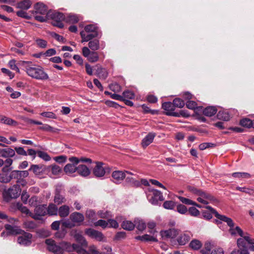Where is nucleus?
<instances>
[{"label": "nucleus", "mask_w": 254, "mask_h": 254, "mask_svg": "<svg viewBox=\"0 0 254 254\" xmlns=\"http://www.w3.org/2000/svg\"><path fill=\"white\" fill-rule=\"evenodd\" d=\"M94 225L95 226H101L103 228H105L106 227H108V223L107 222V221H106L105 220L101 219L95 222Z\"/></svg>", "instance_id": "obj_58"}, {"label": "nucleus", "mask_w": 254, "mask_h": 254, "mask_svg": "<svg viewBox=\"0 0 254 254\" xmlns=\"http://www.w3.org/2000/svg\"><path fill=\"white\" fill-rule=\"evenodd\" d=\"M103 165V163L102 162H96V166L93 170V173L95 177H102L104 176L105 170Z\"/></svg>", "instance_id": "obj_17"}, {"label": "nucleus", "mask_w": 254, "mask_h": 254, "mask_svg": "<svg viewBox=\"0 0 254 254\" xmlns=\"http://www.w3.org/2000/svg\"><path fill=\"white\" fill-rule=\"evenodd\" d=\"M109 88L114 92H120L122 90L121 86L117 82L109 84Z\"/></svg>", "instance_id": "obj_49"}, {"label": "nucleus", "mask_w": 254, "mask_h": 254, "mask_svg": "<svg viewBox=\"0 0 254 254\" xmlns=\"http://www.w3.org/2000/svg\"><path fill=\"white\" fill-rule=\"evenodd\" d=\"M135 239L140 240L143 242H158V240L154 236H151L147 234H145L143 236H138L135 237Z\"/></svg>", "instance_id": "obj_26"}, {"label": "nucleus", "mask_w": 254, "mask_h": 254, "mask_svg": "<svg viewBox=\"0 0 254 254\" xmlns=\"http://www.w3.org/2000/svg\"><path fill=\"white\" fill-rule=\"evenodd\" d=\"M122 96L124 97V99H132L135 97L134 93L132 91L128 90L124 91Z\"/></svg>", "instance_id": "obj_54"}, {"label": "nucleus", "mask_w": 254, "mask_h": 254, "mask_svg": "<svg viewBox=\"0 0 254 254\" xmlns=\"http://www.w3.org/2000/svg\"><path fill=\"white\" fill-rule=\"evenodd\" d=\"M191 191L194 193L198 195V197L196 199L197 200L203 204H208V200H211L212 199V197L210 194L206 193L205 192L202 191L201 190H197L196 189L194 188L191 190Z\"/></svg>", "instance_id": "obj_10"}, {"label": "nucleus", "mask_w": 254, "mask_h": 254, "mask_svg": "<svg viewBox=\"0 0 254 254\" xmlns=\"http://www.w3.org/2000/svg\"><path fill=\"white\" fill-rule=\"evenodd\" d=\"M74 238L77 242L81 244V246L86 247L87 246V242L81 234L76 233L74 235Z\"/></svg>", "instance_id": "obj_36"}, {"label": "nucleus", "mask_w": 254, "mask_h": 254, "mask_svg": "<svg viewBox=\"0 0 254 254\" xmlns=\"http://www.w3.org/2000/svg\"><path fill=\"white\" fill-rule=\"evenodd\" d=\"M69 219L75 225L79 226L83 222L84 217L82 214L74 212L70 214Z\"/></svg>", "instance_id": "obj_15"}, {"label": "nucleus", "mask_w": 254, "mask_h": 254, "mask_svg": "<svg viewBox=\"0 0 254 254\" xmlns=\"http://www.w3.org/2000/svg\"><path fill=\"white\" fill-rule=\"evenodd\" d=\"M97 72L99 77L104 79H106L108 75V72L107 69L102 67L98 68Z\"/></svg>", "instance_id": "obj_43"}, {"label": "nucleus", "mask_w": 254, "mask_h": 254, "mask_svg": "<svg viewBox=\"0 0 254 254\" xmlns=\"http://www.w3.org/2000/svg\"><path fill=\"white\" fill-rule=\"evenodd\" d=\"M229 231L232 236H236L238 234L241 237H243L244 232L239 226H236L235 228L234 227H230Z\"/></svg>", "instance_id": "obj_32"}, {"label": "nucleus", "mask_w": 254, "mask_h": 254, "mask_svg": "<svg viewBox=\"0 0 254 254\" xmlns=\"http://www.w3.org/2000/svg\"><path fill=\"white\" fill-rule=\"evenodd\" d=\"M174 105L173 104V102L172 103L171 102H167L162 104V107L164 110L168 112L166 113V115L176 116V114L175 113L172 112L175 109Z\"/></svg>", "instance_id": "obj_19"}, {"label": "nucleus", "mask_w": 254, "mask_h": 254, "mask_svg": "<svg viewBox=\"0 0 254 254\" xmlns=\"http://www.w3.org/2000/svg\"><path fill=\"white\" fill-rule=\"evenodd\" d=\"M21 234H22V235L17 238V242L20 245L23 246L30 245L32 243V234L29 233L25 232L24 231Z\"/></svg>", "instance_id": "obj_11"}, {"label": "nucleus", "mask_w": 254, "mask_h": 254, "mask_svg": "<svg viewBox=\"0 0 254 254\" xmlns=\"http://www.w3.org/2000/svg\"><path fill=\"white\" fill-rule=\"evenodd\" d=\"M213 248V245L209 242H207L205 243L204 248L200 251L202 254H210V251Z\"/></svg>", "instance_id": "obj_38"}, {"label": "nucleus", "mask_w": 254, "mask_h": 254, "mask_svg": "<svg viewBox=\"0 0 254 254\" xmlns=\"http://www.w3.org/2000/svg\"><path fill=\"white\" fill-rule=\"evenodd\" d=\"M29 171H32L34 174L38 175L41 172V167L38 165H32Z\"/></svg>", "instance_id": "obj_56"}, {"label": "nucleus", "mask_w": 254, "mask_h": 254, "mask_svg": "<svg viewBox=\"0 0 254 254\" xmlns=\"http://www.w3.org/2000/svg\"><path fill=\"white\" fill-rule=\"evenodd\" d=\"M47 213L50 215H57L58 213V208L54 204H50L47 208Z\"/></svg>", "instance_id": "obj_34"}, {"label": "nucleus", "mask_w": 254, "mask_h": 254, "mask_svg": "<svg viewBox=\"0 0 254 254\" xmlns=\"http://www.w3.org/2000/svg\"><path fill=\"white\" fill-rule=\"evenodd\" d=\"M24 227L27 230H31L36 228V224L33 221H28L24 223Z\"/></svg>", "instance_id": "obj_53"}, {"label": "nucleus", "mask_w": 254, "mask_h": 254, "mask_svg": "<svg viewBox=\"0 0 254 254\" xmlns=\"http://www.w3.org/2000/svg\"><path fill=\"white\" fill-rule=\"evenodd\" d=\"M176 205V203L172 200H167L165 201L163 204V206L164 208L166 209H173Z\"/></svg>", "instance_id": "obj_45"}, {"label": "nucleus", "mask_w": 254, "mask_h": 254, "mask_svg": "<svg viewBox=\"0 0 254 254\" xmlns=\"http://www.w3.org/2000/svg\"><path fill=\"white\" fill-rule=\"evenodd\" d=\"M77 172L83 177H87L90 173V169L85 165L80 164L77 166Z\"/></svg>", "instance_id": "obj_23"}, {"label": "nucleus", "mask_w": 254, "mask_h": 254, "mask_svg": "<svg viewBox=\"0 0 254 254\" xmlns=\"http://www.w3.org/2000/svg\"><path fill=\"white\" fill-rule=\"evenodd\" d=\"M160 234L163 238H173L179 234V231L178 229L171 228L167 230L161 231Z\"/></svg>", "instance_id": "obj_18"}, {"label": "nucleus", "mask_w": 254, "mask_h": 254, "mask_svg": "<svg viewBox=\"0 0 254 254\" xmlns=\"http://www.w3.org/2000/svg\"><path fill=\"white\" fill-rule=\"evenodd\" d=\"M31 5L32 2L30 0H23L17 3L16 7L23 10H27Z\"/></svg>", "instance_id": "obj_24"}, {"label": "nucleus", "mask_w": 254, "mask_h": 254, "mask_svg": "<svg viewBox=\"0 0 254 254\" xmlns=\"http://www.w3.org/2000/svg\"><path fill=\"white\" fill-rule=\"evenodd\" d=\"M11 178L17 179V183H20V180L26 178L29 175L28 171H17L14 170L11 172Z\"/></svg>", "instance_id": "obj_14"}, {"label": "nucleus", "mask_w": 254, "mask_h": 254, "mask_svg": "<svg viewBox=\"0 0 254 254\" xmlns=\"http://www.w3.org/2000/svg\"><path fill=\"white\" fill-rule=\"evenodd\" d=\"M149 191L151 193L147 194V198L149 202L153 205H157L159 200H164V198L161 191L154 189L150 190Z\"/></svg>", "instance_id": "obj_9"}, {"label": "nucleus", "mask_w": 254, "mask_h": 254, "mask_svg": "<svg viewBox=\"0 0 254 254\" xmlns=\"http://www.w3.org/2000/svg\"><path fill=\"white\" fill-rule=\"evenodd\" d=\"M85 233L89 237L95 239L98 241H102L103 240L104 236L103 234L97 230L92 228L86 229L85 230Z\"/></svg>", "instance_id": "obj_13"}, {"label": "nucleus", "mask_w": 254, "mask_h": 254, "mask_svg": "<svg viewBox=\"0 0 254 254\" xmlns=\"http://www.w3.org/2000/svg\"><path fill=\"white\" fill-rule=\"evenodd\" d=\"M69 161L72 164H66L64 168V171L66 174H72L77 171V167L76 165L79 163V162H89L91 163L92 160L89 158H81L78 159L76 157H72L69 158Z\"/></svg>", "instance_id": "obj_6"}, {"label": "nucleus", "mask_w": 254, "mask_h": 254, "mask_svg": "<svg viewBox=\"0 0 254 254\" xmlns=\"http://www.w3.org/2000/svg\"><path fill=\"white\" fill-rule=\"evenodd\" d=\"M232 176L236 178H251L250 174L244 172H235L232 174Z\"/></svg>", "instance_id": "obj_46"}, {"label": "nucleus", "mask_w": 254, "mask_h": 254, "mask_svg": "<svg viewBox=\"0 0 254 254\" xmlns=\"http://www.w3.org/2000/svg\"><path fill=\"white\" fill-rule=\"evenodd\" d=\"M5 228L7 231V234L9 235H17L21 234L23 230L20 229V228L16 226H12L9 224L5 225Z\"/></svg>", "instance_id": "obj_20"}, {"label": "nucleus", "mask_w": 254, "mask_h": 254, "mask_svg": "<svg viewBox=\"0 0 254 254\" xmlns=\"http://www.w3.org/2000/svg\"><path fill=\"white\" fill-rule=\"evenodd\" d=\"M16 14L19 17L24 18L27 19H29L31 17L26 12L23 10H20L17 11Z\"/></svg>", "instance_id": "obj_62"}, {"label": "nucleus", "mask_w": 254, "mask_h": 254, "mask_svg": "<svg viewBox=\"0 0 254 254\" xmlns=\"http://www.w3.org/2000/svg\"><path fill=\"white\" fill-rule=\"evenodd\" d=\"M155 136V133L153 132L149 133L142 140L141 145L143 148L146 147L151 144Z\"/></svg>", "instance_id": "obj_22"}, {"label": "nucleus", "mask_w": 254, "mask_h": 254, "mask_svg": "<svg viewBox=\"0 0 254 254\" xmlns=\"http://www.w3.org/2000/svg\"><path fill=\"white\" fill-rule=\"evenodd\" d=\"M215 146V144L212 143L205 142L200 144L199 145V148L200 150H203L206 148L213 147Z\"/></svg>", "instance_id": "obj_59"}, {"label": "nucleus", "mask_w": 254, "mask_h": 254, "mask_svg": "<svg viewBox=\"0 0 254 254\" xmlns=\"http://www.w3.org/2000/svg\"><path fill=\"white\" fill-rule=\"evenodd\" d=\"M0 122L13 126L17 125L16 121L3 116H0Z\"/></svg>", "instance_id": "obj_29"}, {"label": "nucleus", "mask_w": 254, "mask_h": 254, "mask_svg": "<svg viewBox=\"0 0 254 254\" xmlns=\"http://www.w3.org/2000/svg\"><path fill=\"white\" fill-rule=\"evenodd\" d=\"M217 218L220 220L226 222L230 227H234V223L232 219L230 218L227 217L225 215L217 214Z\"/></svg>", "instance_id": "obj_30"}, {"label": "nucleus", "mask_w": 254, "mask_h": 254, "mask_svg": "<svg viewBox=\"0 0 254 254\" xmlns=\"http://www.w3.org/2000/svg\"><path fill=\"white\" fill-rule=\"evenodd\" d=\"M54 201L57 204H62L65 201L64 197L60 193V190L57 189L56 190Z\"/></svg>", "instance_id": "obj_27"}, {"label": "nucleus", "mask_w": 254, "mask_h": 254, "mask_svg": "<svg viewBox=\"0 0 254 254\" xmlns=\"http://www.w3.org/2000/svg\"><path fill=\"white\" fill-rule=\"evenodd\" d=\"M98 27L94 24H89L85 26L84 30L80 32L82 42H87L98 36Z\"/></svg>", "instance_id": "obj_4"}, {"label": "nucleus", "mask_w": 254, "mask_h": 254, "mask_svg": "<svg viewBox=\"0 0 254 254\" xmlns=\"http://www.w3.org/2000/svg\"><path fill=\"white\" fill-rule=\"evenodd\" d=\"M188 211L192 216H197L199 215V210L194 207H190Z\"/></svg>", "instance_id": "obj_60"}, {"label": "nucleus", "mask_w": 254, "mask_h": 254, "mask_svg": "<svg viewBox=\"0 0 254 254\" xmlns=\"http://www.w3.org/2000/svg\"><path fill=\"white\" fill-rule=\"evenodd\" d=\"M240 124L243 127L250 128L253 126V121L249 119L245 118L241 120Z\"/></svg>", "instance_id": "obj_52"}, {"label": "nucleus", "mask_w": 254, "mask_h": 254, "mask_svg": "<svg viewBox=\"0 0 254 254\" xmlns=\"http://www.w3.org/2000/svg\"><path fill=\"white\" fill-rule=\"evenodd\" d=\"M125 173L122 171H115L112 173V181L116 184H120L126 178Z\"/></svg>", "instance_id": "obj_16"}, {"label": "nucleus", "mask_w": 254, "mask_h": 254, "mask_svg": "<svg viewBox=\"0 0 254 254\" xmlns=\"http://www.w3.org/2000/svg\"><path fill=\"white\" fill-rule=\"evenodd\" d=\"M67 157L64 155H61L54 157V159L59 163H63L66 161Z\"/></svg>", "instance_id": "obj_63"}, {"label": "nucleus", "mask_w": 254, "mask_h": 254, "mask_svg": "<svg viewBox=\"0 0 254 254\" xmlns=\"http://www.w3.org/2000/svg\"><path fill=\"white\" fill-rule=\"evenodd\" d=\"M179 199L182 203L184 204L195 205L198 207H201L200 205L197 204L195 202L193 201L192 200L189 199L183 196H179Z\"/></svg>", "instance_id": "obj_40"}, {"label": "nucleus", "mask_w": 254, "mask_h": 254, "mask_svg": "<svg viewBox=\"0 0 254 254\" xmlns=\"http://www.w3.org/2000/svg\"><path fill=\"white\" fill-rule=\"evenodd\" d=\"M45 243L47 249L55 254H63L64 251L68 252L75 251L78 254H88L81 246L73 244L72 246L69 243L62 241L59 243L51 239L46 240Z\"/></svg>", "instance_id": "obj_1"}, {"label": "nucleus", "mask_w": 254, "mask_h": 254, "mask_svg": "<svg viewBox=\"0 0 254 254\" xmlns=\"http://www.w3.org/2000/svg\"><path fill=\"white\" fill-rule=\"evenodd\" d=\"M186 104L187 107L189 109L194 110L197 107L196 103L193 101H188Z\"/></svg>", "instance_id": "obj_64"}, {"label": "nucleus", "mask_w": 254, "mask_h": 254, "mask_svg": "<svg viewBox=\"0 0 254 254\" xmlns=\"http://www.w3.org/2000/svg\"><path fill=\"white\" fill-rule=\"evenodd\" d=\"M69 207L66 205H64L59 207L58 209L59 215L61 217H65L69 214Z\"/></svg>", "instance_id": "obj_25"}, {"label": "nucleus", "mask_w": 254, "mask_h": 254, "mask_svg": "<svg viewBox=\"0 0 254 254\" xmlns=\"http://www.w3.org/2000/svg\"><path fill=\"white\" fill-rule=\"evenodd\" d=\"M12 179L11 178V173L9 176L7 175H0V182L4 183H7Z\"/></svg>", "instance_id": "obj_61"}, {"label": "nucleus", "mask_w": 254, "mask_h": 254, "mask_svg": "<svg viewBox=\"0 0 254 254\" xmlns=\"http://www.w3.org/2000/svg\"><path fill=\"white\" fill-rule=\"evenodd\" d=\"M49 18L52 19V24L53 26L60 28H62L64 27V24L62 21L64 19V16L62 13L51 11L48 15V19Z\"/></svg>", "instance_id": "obj_8"}, {"label": "nucleus", "mask_w": 254, "mask_h": 254, "mask_svg": "<svg viewBox=\"0 0 254 254\" xmlns=\"http://www.w3.org/2000/svg\"><path fill=\"white\" fill-rule=\"evenodd\" d=\"M14 150L6 147L3 149H0V157L7 158L12 157L15 155Z\"/></svg>", "instance_id": "obj_21"}, {"label": "nucleus", "mask_w": 254, "mask_h": 254, "mask_svg": "<svg viewBox=\"0 0 254 254\" xmlns=\"http://www.w3.org/2000/svg\"><path fill=\"white\" fill-rule=\"evenodd\" d=\"M176 209L177 212L182 214H186L188 211L187 207L185 205L181 204L177 205Z\"/></svg>", "instance_id": "obj_55"}, {"label": "nucleus", "mask_w": 254, "mask_h": 254, "mask_svg": "<svg viewBox=\"0 0 254 254\" xmlns=\"http://www.w3.org/2000/svg\"><path fill=\"white\" fill-rule=\"evenodd\" d=\"M21 65L28 76L38 80H46L49 79L48 74L39 65H34L31 62L22 61Z\"/></svg>", "instance_id": "obj_2"}, {"label": "nucleus", "mask_w": 254, "mask_h": 254, "mask_svg": "<svg viewBox=\"0 0 254 254\" xmlns=\"http://www.w3.org/2000/svg\"><path fill=\"white\" fill-rule=\"evenodd\" d=\"M217 112V109L215 107L209 106L205 108L203 111V114L206 116L211 117L214 115Z\"/></svg>", "instance_id": "obj_28"}, {"label": "nucleus", "mask_w": 254, "mask_h": 254, "mask_svg": "<svg viewBox=\"0 0 254 254\" xmlns=\"http://www.w3.org/2000/svg\"><path fill=\"white\" fill-rule=\"evenodd\" d=\"M134 222L135 226L139 231H142L146 228V224L142 220L137 219Z\"/></svg>", "instance_id": "obj_41"}, {"label": "nucleus", "mask_w": 254, "mask_h": 254, "mask_svg": "<svg viewBox=\"0 0 254 254\" xmlns=\"http://www.w3.org/2000/svg\"><path fill=\"white\" fill-rule=\"evenodd\" d=\"M173 102L175 108L176 107L182 108L184 107L185 105L184 101L179 98H175Z\"/></svg>", "instance_id": "obj_47"}, {"label": "nucleus", "mask_w": 254, "mask_h": 254, "mask_svg": "<svg viewBox=\"0 0 254 254\" xmlns=\"http://www.w3.org/2000/svg\"><path fill=\"white\" fill-rule=\"evenodd\" d=\"M190 237L189 235L186 234H181L177 239V241L179 245H185L189 242Z\"/></svg>", "instance_id": "obj_33"}, {"label": "nucleus", "mask_w": 254, "mask_h": 254, "mask_svg": "<svg viewBox=\"0 0 254 254\" xmlns=\"http://www.w3.org/2000/svg\"><path fill=\"white\" fill-rule=\"evenodd\" d=\"M237 240V244L238 248L241 252V254H250L247 243L250 245L254 244V239L251 238L247 233L243 234V237Z\"/></svg>", "instance_id": "obj_5"}, {"label": "nucleus", "mask_w": 254, "mask_h": 254, "mask_svg": "<svg viewBox=\"0 0 254 254\" xmlns=\"http://www.w3.org/2000/svg\"><path fill=\"white\" fill-rule=\"evenodd\" d=\"M47 214V207L46 205L37 206L34 209V214H32V218L36 220H40L41 217Z\"/></svg>", "instance_id": "obj_12"}, {"label": "nucleus", "mask_w": 254, "mask_h": 254, "mask_svg": "<svg viewBox=\"0 0 254 254\" xmlns=\"http://www.w3.org/2000/svg\"><path fill=\"white\" fill-rule=\"evenodd\" d=\"M88 47L92 51H95L100 48V42L97 39L90 40L89 41Z\"/></svg>", "instance_id": "obj_31"}, {"label": "nucleus", "mask_w": 254, "mask_h": 254, "mask_svg": "<svg viewBox=\"0 0 254 254\" xmlns=\"http://www.w3.org/2000/svg\"><path fill=\"white\" fill-rule=\"evenodd\" d=\"M38 155L39 157L42 158L43 160L47 161H49L51 159L50 156L47 153L42 151H38Z\"/></svg>", "instance_id": "obj_57"}, {"label": "nucleus", "mask_w": 254, "mask_h": 254, "mask_svg": "<svg viewBox=\"0 0 254 254\" xmlns=\"http://www.w3.org/2000/svg\"><path fill=\"white\" fill-rule=\"evenodd\" d=\"M87 59L91 63L97 62L99 60V56L98 53L95 51H92Z\"/></svg>", "instance_id": "obj_51"}, {"label": "nucleus", "mask_w": 254, "mask_h": 254, "mask_svg": "<svg viewBox=\"0 0 254 254\" xmlns=\"http://www.w3.org/2000/svg\"><path fill=\"white\" fill-rule=\"evenodd\" d=\"M121 226L124 229L128 231H131L135 227L134 224L131 221L128 220L124 221Z\"/></svg>", "instance_id": "obj_35"}, {"label": "nucleus", "mask_w": 254, "mask_h": 254, "mask_svg": "<svg viewBox=\"0 0 254 254\" xmlns=\"http://www.w3.org/2000/svg\"><path fill=\"white\" fill-rule=\"evenodd\" d=\"M50 11L45 4L38 2L34 5V11H33V13L36 20L44 22L48 19V15Z\"/></svg>", "instance_id": "obj_3"}, {"label": "nucleus", "mask_w": 254, "mask_h": 254, "mask_svg": "<svg viewBox=\"0 0 254 254\" xmlns=\"http://www.w3.org/2000/svg\"><path fill=\"white\" fill-rule=\"evenodd\" d=\"M39 128L41 130L52 132H58L60 130V129L54 128L47 124L43 125L42 127H39Z\"/></svg>", "instance_id": "obj_42"}, {"label": "nucleus", "mask_w": 254, "mask_h": 254, "mask_svg": "<svg viewBox=\"0 0 254 254\" xmlns=\"http://www.w3.org/2000/svg\"><path fill=\"white\" fill-rule=\"evenodd\" d=\"M17 207L19 210L22 213H24L26 215H29L32 217V214L30 212L29 210L27 207L23 206L22 204L18 203L17 204Z\"/></svg>", "instance_id": "obj_48"}, {"label": "nucleus", "mask_w": 254, "mask_h": 254, "mask_svg": "<svg viewBox=\"0 0 254 254\" xmlns=\"http://www.w3.org/2000/svg\"><path fill=\"white\" fill-rule=\"evenodd\" d=\"M13 160L10 158H8L5 160L4 162V167L2 168V171L3 172H7L10 171L12 168H10V166L12 164Z\"/></svg>", "instance_id": "obj_44"}, {"label": "nucleus", "mask_w": 254, "mask_h": 254, "mask_svg": "<svg viewBox=\"0 0 254 254\" xmlns=\"http://www.w3.org/2000/svg\"><path fill=\"white\" fill-rule=\"evenodd\" d=\"M21 189L19 185H14L8 189L4 190L2 196L4 200L7 202L11 199L17 198L21 193Z\"/></svg>", "instance_id": "obj_7"}, {"label": "nucleus", "mask_w": 254, "mask_h": 254, "mask_svg": "<svg viewBox=\"0 0 254 254\" xmlns=\"http://www.w3.org/2000/svg\"><path fill=\"white\" fill-rule=\"evenodd\" d=\"M218 118L225 121H228L230 119V116L228 112L225 111H220L217 114Z\"/></svg>", "instance_id": "obj_37"}, {"label": "nucleus", "mask_w": 254, "mask_h": 254, "mask_svg": "<svg viewBox=\"0 0 254 254\" xmlns=\"http://www.w3.org/2000/svg\"><path fill=\"white\" fill-rule=\"evenodd\" d=\"M190 247L194 250H199L202 246V243L198 240H193L190 243Z\"/></svg>", "instance_id": "obj_39"}, {"label": "nucleus", "mask_w": 254, "mask_h": 254, "mask_svg": "<svg viewBox=\"0 0 254 254\" xmlns=\"http://www.w3.org/2000/svg\"><path fill=\"white\" fill-rule=\"evenodd\" d=\"M126 181L132 187H138L140 186V182L132 177H127Z\"/></svg>", "instance_id": "obj_50"}]
</instances>
